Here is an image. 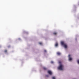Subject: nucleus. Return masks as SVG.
Returning a JSON list of instances; mask_svg holds the SVG:
<instances>
[{"instance_id":"obj_1","label":"nucleus","mask_w":79,"mask_h":79,"mask_svg":"<svg viewBox=\"0 0 79 79\" xmlns=\"http://www.w3.org/2000/svg\"><path fill=\"white\" fill-rule=\"evenodd\" d=\"M61 44L62 45H63L64 47L65 48H66L67 47V45H66V44L63 41H62L61 42Z\"/></svg>"},{"instance_id":"obj_2","label":"nucleus","mask_w":79,"mask_h":79,"mask_svg":"<svg viewBox=\"0 0 79 79\" xmlns=\"http://www.w3.org/2000/svg\"><path fill=\"white\" fill-rule=\"evenodd\" d=\"M64 66L63 65H60V66L58 67V69L60 70H63V68Z\"/></svg>"},{"instance_id":"obj_3","label":"nucleus","mask_w":79,"mask_h":79,"mask_svg":"<svg viewBox=\"0 0 79 79\" xmlns=\"http://www.w3.org/2000/svg\"><path fill=\"white\" fill-rule=\"evenodd\" d=\"M71 56V55H69V61H71L72 60V58H71V57H70Z\"/></svg>"},{"instance_id":"obj_4","label":"nucleus","mask_w":79,"mask_h":79,"mask_svg":"<svg viewBox=\"0 0 79 79\" xmlns=\"http://www.w3.org/2000/svg\"><path fill=\"white\" fill-rule=\"evenodd\" d=\"M48 73L50 75H52V72L50 71H48Z\"/></svg>"},{"instance_id":"obj_5","label":"nucleus","mask_w":79,"mask_h":79,"mask_svg":"<svg viewBox=\"0 0 79 79\" xmlns=\"http://www.w3.org/2000/svg\"><path fill=\"white\" fill-rule=\"evenodd\" d=\"M57 54L58 55H61V53L59 52H58L57 53Z\"/></svg>"},{"instance_id":"obj_6","label":"nucleus","mask_w":79,"mask_h":79,"mask_svg":"<svg viewBox=\"0 0 79 79\" xmlns=\"http://www.w3.org/2000/svg\"><path fill=\"white\" fill-rule=\"evenodd\" d=\"M58 45V43H56L55 45V47H57Z\"/></svg>"},{"instance_id":"obj_7","label":"nucleus","mask_w":79,"mask_h":79,"mask_svg":"<svg viewBox=\"0 0 79 79\" xmlns=\"http://www.w3.org/2000/svg\"><path fill=\"white\" fill-rule=\"evenodd\" d=\"M53 34L54 35H56V34H57V33L56 32H55L53 33Z\"/></svg>"},{"instance_id":"obj_8","label":"nucleus","mask_w":79,"mask_h":79,"mask_svg":"<svg viewBox=\"0 0 79 79\" xmlns=\"http://www.w3.org/2000/svg\"><path fill=\"white\" fill-rule=\"evenodd\" d=\"M43 69L44 70H47V68L45 67H43Z\"/></svg>"},{"instance_id":"obj_9","label":"nucleus","mask_w":79,"mask_h":79,"mask_svg":"<svg viewBox=\"0 0 79 79\" xmlns=\"http://www.w3.org/2000/svg\"><path fill=\"white\" fill-rule=\"evenodd\" d=\"M39 44H40V45H42V43L40 42L39 43Z\"/></svg>"},{"instance_id":"obj_10","label":"nucleus","mask_w":79,"mask_h":79,"mask_svg":"<svg viewBox=\"0 0 79 79\" xmlns=\"http://www.w3.org/2000/svg\"><path fill=\"white\" fill-rule=\"evenodd\" d=\"M77 62L78 64H79V60H77Z\"/></svg>"},{"instance_id":"obj_11","label":"nucleus","mask_w":79,"mask_h":79,"mask_svg":"<svg viewBox=\"0 0 79 79\" xmlns=\"http://www.w3.org/2000/svg\"><path fill=\"white\" fill-rule=\"evenodd\" d=\"M52 79H55V77H52Z\"/></svg>"},{"instance_id":"obj_12","label":"nucleus","mask_w":79,"mask_h":79,"mask_svg":"<svg viewBox=\"0 0 79 79\" xmlns=\"http://www.w3.org/2000/svg\"><path fill=\"white\" fill-rule=\"evenodd\" d=\"M4 52H5V53H6V52H7V50H5Z\"/></svg>"},{"instance_id":"obj_13","label":"nucleus","mask_w":79,"mask_h":79,"mask_svg":"<svg viewBox=\"0 0 79 79\" xmlns=\"http://www.w3.org/2000/svg\"><path fill=\"white\" fill-rule=\"evenodd\" d=\"M44 52H47V51L45 50H44Z\"/></svg>"},{"instance_id":"obj_14","label":"nucleus","mask_w":79,"mask_h":79,"mask_svg":"<svg viewBox=\"0 0 79 79\" xmlns=\"http://www.w3.org/2000/svg\"><path fill=\"white\" fill-rule=\"evenodd\" d=\"M51 63H53V61H52Z\"/></svg>"},{"instance_id":"obj_15","label":"nucleus","mask_w":79,"mask_h":79,"mask_svg":"<svg viewBox=\"0 0 79 79\" xmlns=\"http://www.w3.org/2000/svg\"><path fill=\"white\" fill-rule=\"evenodd\" d=\"M46 77H48V75H46Z\"/></svg>"},{"instance_id":"obj_16","label":"nucleus","mask_w":79,"mask_h":79,"mask_svg":"<svg viewBox=\"0 0 79 79\" xmlns=\"http://www.w3.org/2000/svg\"><path fill=\"white\" fill-rule=\"evenodd\" d=\"M59 63H61V62H59Z\"/></svg>"}]
</instances>
